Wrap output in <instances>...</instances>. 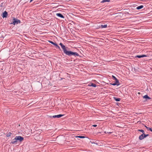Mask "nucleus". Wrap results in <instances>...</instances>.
I'll list each match as a JSON object with an SVG mask.
<instances>
[{"label": "nucleus", "instance_id": "1", "mask_svg": "<svg viewBox=\"0 0 152 152\" xmlns=\"http://www.w3.org/2000/svg\"><path fill=\"white\" fill-rule=\"evenodd\" d=\"M59 45L61 46V48L63 50L64 53L66 55L69 56H78V53L76 52H73L71 51L67 50L65 46L61 43H60Z\"/></svg>", "mask_w": 152, "mask_h": 152}, {"label": "nucleus", "instance_id": "2", "mask_svg": "<svg viewBox=\"0 0 152 152\" xmlns=\"http://www.w3.org/2000/svg\"><path fill=\"white\" fill-rule=\"evenodd\" d=\"M20 20H18L17 19H16L15 18H13V21L12 23H11V24H13L15 25L16 24H18L19 23H20Z\"/></svg>", "mask_w": 152, "mask_h": 152}, {"label": "nucleus", "instance_id": "3", "mask_svg": "<svg viewBox=\"0 0 152 152\" xmlns=\"http://www.w3.org/2000/svg\"><path fill=\"white\" fill-rule=\"evenodd\" d=\"M15 137L17 142L18 141H19L20 142H21L24 140L23 137L20 136H16Z\"/></svg>", "mask_w": 152, "mask_h": 152}, {"label": "nucleus", "instance_id": "4", "mask_svg": "<svg viewBox=\"0 0 152 152\" xmlns=\"http://www.w3.org/2000/svg\"><path fill=\"white\" fill-rule=\"evenodd\" d=\"M112 77L114 78L115 80L116 81V83H113L112 84L113 86L116 85H117V86L119 85V83L118 80L113 75Z\"/></svg>", "mask_w": 152, "mask_h": 152}, {"label": "nucleus", "instance_id": "5", "mask_svg": "<svg viewBox=\"0 0 152 152\" xmlns=\"http://www.w3.org/2000/svg\"><path fill=\"white\" fill-rule=\"evenodd\" d=\"M7 15V13L6 11H5L3 14L2 17L4 18H6Z\"/></svg>", "mask_w": 152, "mask_h": 152}, {"label": "nucleus", "instance_id": "6", "mask_svg": "<svg viewBox=\"0 0 152 152\" xmlns=\"http://www.w3.org/2000/svg\"><path fill=\"white\" fill-rule=\"evenodd\" d=\"M17 142V140L16 139L15 137L13 139L11 142V143L13 144H16Z\"/></svg>", "mask_w": 152, "mask_h": 152}, {"label": "nucleus", "instance_id": "7", "mask_svg": "<svg viewBox=\"0 0 152 152\" xmlns=\"http://www.w3.org/2000/svg\"><path fill=\"white\" fill-rule=\"evenodd\" d=\"M63 115L59 114L57 115H55L53 116V117L54 118H59Z\"/></svg>", "mask_w": 152, "mask_h": 152}, {"label": "nucleus", "instance_id": "8", "mask_svg": "<svg viewBox=\"0 0 152 152\" xmlns=\"http://www.w3.org/2000/svg\"><path fill=\"white\" fill-rule=\"evenodd\" d=\"M49 42H50V43L52 44L53 45L55 46L56 47H57L58 48H60V47L57 44L53 42L52 41H50Z\"/></svg>", "mask_w": 152, "mask_h": 152}, {"label": "nucleus", "instance_id": "9", "mask_svg": "<svg viewBox=\"0 0 152 152\" xmlns=\"http://www.w3.org/2000/svg\"><path fill=\"white\" fill-rule=\"evenodd\" d=\"M145 138L144 134H142L139 137V139L140 140H142Z\"/></svg>", "mask_w": 152, "mask_h": 152}, {"label": "nucleus", "instance_id": "10", "mask_svg": "<svg viewBox=\"0 0 152 152\" xmlns=\"http://www.w3.org/2000/svg\"><path fill=\"white\" fill-rule=\"evenodd\" d=\"M147 56L145 55H137L136 56V57H138V58H141L144 57H146Z\"/></svg>", "mask_w": 152, "mask_h": 152}, {"label": "nucleus", "instance_id": "11", "mask_svg": "<svg viewBox=\"0 0 152 152\" xmlns=\"http://www.w3.org/2000/svg\"><path fill=\"white\" fill-rule=\"evenodd\" d=\"M56 15L57 16L60 17H61V18H64V16L61 14L60 13H57L56 14Z\"/></svg>", "mask_w": 152, "mask_h": 152}, {"label": "nucleus", "instance_id": "12", "mask_svg": "<svg viewBox=\"0 0 152 152\" xmlns=\"http://www.w3.org/2000/svg\"><path fill=\"white\" fill-rule=\"evenodd\" d=\"M100 27H101L102 28H106L107 27V24H105L104 25H101Z\"/></svg>", "mask_w": 152, "mask_h": 152}, {"label": "nucleus", "instance_id": "13", "mask_svg": "<svg viewBox=\"0 0 152 152\" xmlns=\"http://www.w3.org/2000/svg\"><path fill=\"white\" fill-rule=\"evenodd\" d=\"M143 7V5H140L137 7L136 8L137 10H140L142 9Z\"/></svg>", "mask_w": 152, "mask_h": 152}, {"label": "nucleus", "instance_id": "14", "mask_svg": "<svg viewBox=\"0 0 152 152\" xmlns=\"http://www.w3.org/2000/svg\"><path fill=\"white\" fill-rule=\"evenodd\" d=\"M114 99L116 101H119L120 100V98H117L116 97H114Z\"/></svg>", "mask_w": 152, "mask_h": 152}, {"label": "nucleus", "instance_id": "15", "mask_svg": "<svg viewBox=\"0 0 152 152\" xmlns=\"http://www.w3.org/2000/svg\"><path fill=\"white\" fill-rule=\"evenodd\" d=\"M143 98L144 99H150V98L148 96V95H146L145 96H143Z\"/></svg>", "mask_w": 152, "mask_h": 152}, {"label": "nucleus", "instance_id": "16", "mask_svg": "<svg viewBox=\"0 0 152 152\" xmlns=\"http://www.w3.org/2000/svg\"><path fill=\"white\" fill-rule=\"evenodd\" d=\"M110 0H103L101 1V3H103L105 2H109L110 1Z\"/></svg>", "mask_w": 152, "mask_h": 152}, {"label": "nucleus", "instance_id": "17", "mask_svg": "<svg viewBox=\"0 0 152 152\" xmlns=\"http://www.w3.org/2000/svg\"><path fill=\"white\" fill-rule=\"evenodd\" d=\"M76 137H79L81 138H83L85 137L84 136H77Z\"/></svg>", "mask_w": 152, "mask_h": 152}, {"label": "nucleus", "instance_id": "18", "mask_svg": "<svg viewBox=\"0 0 152 152\" xmlns=\"http://www.w3.org/2000/svg\"><path fill=\"white\" fill-rule=\"evenodd\" d=\"M138 131H140V132H142L143 133V134H144V131L143 130H142V129H141V130L139 129V130H138Z\"/></svg>", "mask_w": 152, "mask_h": 152}, {"label": "nucleus", "instance_id": "19", "mask_svg": "<svg viewBox=\"0 0 152 152\" xmlns=\"http://www.w3.org/2000/svg\"><path fill=\"white\" fill-rule=\"evenodd\" d=\"M91 86H93L94 87H96V85L95 84H93V83H92L91 85Z\"/></svg>", "mask_w": 152, "mask_h": 152}, {"label": "nucleus", "instance_id": "20", "mask_svg": "<svg viewBox=\"0 0 152 152\" xmlns=\"http://www.w3.org/2000/svg\"><path fill=\"white\" fill-rule=\"evenodd\" d=\"M11 133H9V134H8L6 135V136L7 137H10L11 135Z\"/></svg>", "mask_w": 152, "mask_h": 152}, {"label": "nucleus", "instance_id": "21", "mask_svg": "<svg viewBox=\"0 0 152 152\" xmlns=\"http://www.w3.org/2000/svg\"><path fill=\"white\" fill-rule=\"evenodd\" d=\"M112 133V132H105V133L106 134H107V133L111 134Z\"/></svg>", "mask_w": 152, "mask_h": 152}, {"label": "nucleus", "instance_id": "22", "mask_svg": "<svg viewBox=\"0 0 152 152\" xmlns=\"http://www.w3.org/2000/svg\"><path fill=\"white\" fill-rule=\"evenodd\" d=\"M144 137L145 138V137H146L148 136L149 135V134H144Z\"/></svg>", "mask_w": 152, "mask_h": 152}, {"label": "nucleus", "instance_id": "23", "mask_svg": "<svg viewBox=\"0 0 152 152\" xmlns=\"http://www.w3.org/2000/svg\"><path fill=\"white\" fill-rule=\"evenodd\" d=\"M148 130H149L151 132H152V129L151 128L148 127Z\"/></svg>", "mask_w": 152, "mask_h": 152}, {"label": "nucleus", "instance_id": "24", "mask_svg": "<svg viewBox=\"0 0 152 152\" xmlns=\"http://www.w3.org/2000/svg\"><path fill=\"white\" fill-rule=\"evenodd\" d=\"M92 126H93L94 127H96L97 126V125H92Z\"/></svg>", "mask_w": 152, "mask_h": 152}, {"label": "nucleus", "instance_id": "25", "mask_svg": "<svg viewBox=\"0 0 152 152\" xmlns=\"http://www.w3.org/2000/svg\"><path fill=\"white\" fill-rule=\"evenodd\" d=\"M37 138V135H34V138L36 139V138Z\"/></svg>", "mask_w": 152, "mask_h": 152}, {"label": "nucleus", "instance_id": "26", "mask_svg": "<svg viewBox=\"0 0 152 152\" xmlns=\"http://www.w3.org/2000/svg\"><path fill=\"white\" fill-rule=\"evenodd\" d=\"M145 127L147 129H148V127H147L146 126H145Z\"/></svg>", "mask_w": 152, "mask_h": 152}, {"label": "nucleus", "instance_id": "27", "mask_svg": "<svg viewBox=\"0 0 152 152\" xmlns=\"http://www.w3.org/2000/svg\"><path fill=\"white\" fill-rule=\"evenodd\" d=\"M33 0H31L30 1V2H31L32 1H33Z\"/></svg>", "mask_w": 152, "mask_h": 152}, {"label": "nucleus", "instance_id": "28", "mask_svg": "<svg viewBox=\"0 0 152 152\" xmlns=\"http://www.w3.org/2000/svg\"><path fill=\"white\" fill-rule=\"evenodd\" d=\"M138 94H140V92H138Z\"/></svg>", "mask_w": 152, "mask_h": 152}, {"label": "nucleus", "instance_id": "29", "mask_svg": "<svg viewBox=\"0 0 152 152\" xmlns=\"http://www.w3.org/2000/svg\"><path fill=\"white\" fill-rule=\"evenodd\" d=\"M114 83H116V82Z\"/></svg>", "mask_w": 152, "mask_h": 152}]
</instances>
